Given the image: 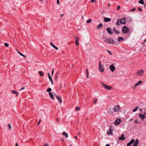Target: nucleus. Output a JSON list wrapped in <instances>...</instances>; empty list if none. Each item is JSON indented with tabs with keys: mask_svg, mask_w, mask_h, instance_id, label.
<instances>
[{
	"mask_svg": "<svg viewBox=\"0 0 146 146\" xmlns=\"http://www.w3.org/2000/svg\"><path fill=\"white\" fill-rule=\"evenodd\" d=\"M48 78H49V80H50V81H51V80H52V77H51V76H50L49 77H48Z\"/></svg>",
	"mask_w": 146,
	"mask_h": 146,
	"instance_id": "obj_44",
	"label": "nucleus"
},
{
	"mask_svg": "<svg viewBox=\"0 0 146 146\" xmlns=\"http://www.w3.org/2000/svg\"><path fill=\"white\" fill-rule=\"evenodd\" d=\"M139 110L140 111H142L143 110L142 108H140Z\"/></svg>",
	"mask_w": 146,
	"mask_h": 146,
	"instance_id": "obj_62",
	"label": "nucleus"
},
{
	"mask_svg": "<svg viewBox=\"0 0 146 146\" xmlns=\"http://www.w3.org/2000/svg\"><path fill=\"white\" fill-rule=\"evenodd\" d=\"M56 120L57 121H59V119L57 118H56Z\"/></svg>",
	"mask_w": 146,
	"mask_h": 146,
	"instance_id": "obj_63",
	"label": "nucleus"
},
{
	"mask_svg": "<svg viewBox=\"0 0 146 146\" xmlns=\"http://www.w3.org/2000/svg\"><path fill=\"white\" fill-rule=\"evenodd\" d=\"M17 51H18V53H19V54H20L21 55V56H23V57H26L25 55L22 54L21 52H19L18 50H17Z\"/></svg>",
	"mask_w": 146,
	"mask_h": 146,
	"instance_id": "obj_28",
	"label": "nucleus"
},
{
	"mask_svg": "<svg viewBox=\"0 0 146 146\" xmlns=\"http://www.w3.org/2000/svg\"><path fill=\"white\" fill-rule=\"evenodd\" d=\"M51 90H52V89L50 88H48L46 90V91H47V92H50V91H51Z\"/></svg>",
	"mask_w": 146,
	"mask_h": 146,
	"instance_id": "obj_32",
	"label": "nucleus"
},
{
	"mask_svg": "<svg viewBox=\"0 0 146 146\" xmlns=\"http://www.w3.org/2000/svg\"><path fill=\"white\" fill-rule=\"evenodd\" d=\"M133 120V118H132L131 119H130L129 120V122H131V121L132 120Z\"/></svg>",
	"mask_w": 146,
	"mask_h": 146,
	"instance_id": "obj_56",
	"label": "nucleus"
},
{
	"mask_svg": "<svg viewBox=\"0 0 146 146\" xmlns=\"http://www.w3.org/2000/svg\"><path fill=\"white\" fill-rule=\"evenodd\" d=\"M134 122L136 123H138V121H137V119H136L135 120Z\"/></svg>",
	"mask_w": 146,
	"mask_h": 146,
	"instance_id": "obj_46",
	"label": "nucleus"
},
{
	"mask_svg": "<svg viewBox=\"0 0 146 146\" xmlns=\"http://www.w3.org/2000/svg\"><path fill=\"white\" fill-rule=\"evenodd\" d=\"M54 94L55 96V97H56V98L58 100L59 102L60 103H61L62 102V98H61L60 96L56 95L54 93Z\"/></svg>",
	"mask_w": 146,
	"mask_h": 146,
	"instance_id": "obj_7",
	"label": "nucleus"
},
{
	"mask_svg": "<svg viewBox=\"0 0 146 146\" xmlns=\"http://www.w3.org/2000/svg\"><path fill=\"white\" fill-rule=\"evenodd\" d=\"M121 119H117L114 122L115 124L117 125H119L121 122Z\"/></svg>",
	"mask_w": 146,
	"mask_h": 146,
	"instance_id": "obj_11",
	"label": "nucleus"
},
{
	"mask_svg": "<svg viewBox=\"0 0 146 146\" xmlns=\"http://www.w3.org/2000/svg\"><path fill=\"white\" fill-rule=\"evenodd\" d=\"M106 146H110V145L109 144H107L106 145Z\"/></svg>",
	"mask_w": 146,
	"mask_h": 146,
	"instance_id": "obj_58",
	"label": "nucleus"
},
{
	"mask_svg": "<svg viewBox=\"0 0 146 146\" xmlns=\"http://www.w3.org/2000/svg\"><path fill=\"white\" fill-rule=\"evenodd\" d=\"M4 45L6 47H8L9 46L8 44L7 43H5Z\"/></svg>",
	"mask_w": 146,
	"mask_h": 146,
	"instance_id": "obj_38",
	"label": "nucleus"
},
{
	"mask_svg": "<svg viewBox=\"0 0 146 146\" xmlns=\"http://www.w3.org/2000/svg\"><path fill=\"white\" fill-rule=\"evenodd\" d=\"M116 25L117 26H119L120 25V24L119 23L118 20H117V21L116 22Z\"/></svg>",
	"mask_w": 146,
	"mask_h": 146,
	"instance_id": "obj_36",
	"label": "nucleus"
},
{
	"mask_svg": "<svg viewBox=\"0 0 146 146\" xmlns=\"http://www.w3.org/2000/svg\"><path fill=\"white\" fill-rule=\"evenodd\" d=\"M74 138H75L76 139V140H77V137L76 136L74 137Z\"/></svg>",
	"mask_w": 146,
	"mask_h": 146,
	"instance_id": "obj_55",
	"label": "nucleus"
},
{
	"mask_svg": "<svg viewBox=\"0 0 146 146\" xmlns=\"http://www.w3.org/2000/svg\"><path fill=\"white\" fill-rule=\"evenodd\" d=\"M138 108V106H137V107H136L135 109H133L132 110L134 112L136 111L137 110Z\"/></svg>",
	"mask_w": 146,
	"mask_h": 146,
	"instance_id": "obj_30",
	"label": "nucleus"
},
{
	"mask_svg": "<svg viewBox=\"0 0 146 146\" xmlns=\"http://www.w3.org/2000/svg\"><path fill=\"white\" fill-rule=\"evenodd\" d=\"M8 126L9 127V129H11V125L10 124H8Z\"/></svg>",
	"mask_w": 146,
	"mask_h": 146,
	"instance_id": "obj_40",
	"label": "nucleus"
},
{
	"mask_svg": "<svg viewBox=\"0 0 146 146\" xmlns=\"http://www.w3.org/2000/svg\"><path fill=\"white\" fill-rule=\"evenodd\" d=\"M74 37L76 40L75 44H76V45L77 46H78L79 44V42H78L79 38L78 37H76V36H74Z\"/></svg>",
	"mask_w": 146,
	"mask_h": 146,
	"instance_id": "obj_16",
	"label": "nucleus"
},
{
	"mask_svg": "<svg viewBox=\"0 0 146 146\" xmlns=\"http://www.w3.org/2000/svg\"><path fill=\"white\" fill-rule=\"evenodd\" d=\"M104 21L106 22H108L110 21L111 20L110 18H107L106 17H104Z\"/></svg>",
	"mask_w": 146,
	"mask_h": 146,
	"instance_id": "obj_18",
	"label": "nucleus"
},
{
	"mask_svg": "<svg viewBox=\"0 0 146 146\" xmlns=\"http://www.w3.org/2000/svg\"><path fill=\"white\" fill-rule=\"evenodd\" d=\"M91 22V19H89L87 21V23H89Z\"/></svg>",
	"mask_w": 146,
	"mask_h": 146,
	"instance_id": "obj_35",
	"label": "nucleus"
},
{
	"mask_svg": "<svg viewBox=\"0 0 146 146\" xmlns=\"http://www.w3.org/2000/svg\"><path fill=\"white\" fill-rule=\"evenodd\" d=\"M108 112L110 114H112L113 113V111L112 109L111 108H109L108 110Z\"/></svg>",
	"mask_w": 146,
	"mask_h": 146,
	"instance_id": "obj_23",
	"label": "nucleus"
},
{
	"mask_svg": "<svg viewBox=\"0 0 146 146\" xmlns=\"http://www.w3.org/2000/svg\"><path fill=\"white\" fill-rule=\"evenodd\" d=\"M135 141V139H132L128 143L127 145V146H130Z\"/></svg>",
	"mask_w": 146,
	"mask_h": 146,
	"instance_id": "obj_15",
	"label": "nucleus"
},
{
	"mask_svg": "<svg viewBox=\"0 0 146 146\" xmlns=\"http://www.w3.org/2000/svg\"><path fill=\"white\" fill-rule=\"evenodd\" d=\"M62 135L65 136L66 138H67L68 136V134L65 132H63L62 133Z\"/></svg>",
	"mask_w": 146,
	"mask_h": 146,
	"instance_id": "obj_24",
	"label": "nucleus"
},
{
	"mask_svg": "<svg viewBox=\"0 0 146 146\" xmlns=\"http://www.w3.org/2000/svg\"><path fill=\"white\" fill-rule=\"evenodd\" d=\"M124 40V38L122 37H119L118 38V41L120 42L122 41H123Z\"/></svg>",
	"mask_w": 146,
	"mask_h": 146,
	"instance_id": "obj_20",
	"label": "nucleus"
},
{
	"mask_svg": "<svg viewBox=\"0 0 146 146\" xmlns=\"http://www.w3.org/2000/svg\"><path fill=\"white\" fill-rule=\"evenodd\" d=\"M106 30L110 34H112L113 33L112 30L110 27L107 28L106 29Z\"/></svg>",
	"mask_w": 146,
	"mask_h": 146,
	"instance_id": "obj_12",
	"label": "nucleus"
},
{
	"mask_svg": "<svg viewBox=\"0 0 146 146\" xmlns=\"http://www.w3.org/2000/svg\"><path fill=\"white\" fill-rule=\"evenodd\" d=\"M113 30L116 34H119L120 33L119 31L118 30L116 29L115 27L113 28Z\"/></svg>",
	"mask_w": 146,
	"mask_h": 146,
	"instance_id": "obj_17",
	"label": "nucleus"
},
{
	"mask_svg": "<svg viewBox=\"0 0 146 146\" xmlns=\"http://www.w3.org/2000/svg\"><path fill=\"white\" fill-rule=\"evenodd\" d=\"M118 139L119 140H121L122 141L124 140L125 139V137L124 134H122L121 135V136L119 137Z\"/></svg>",
	"mask_w": 146,
	"mask_h": 146,
	"instance_id": "obj_14",
	"label": "nucleus"
},
{
	"mask_svg": "<svg viewBox=\"0 0 146 146\" xmlns=\"http://www.w3.org/2000/svg\"><path fill=\"white\" fill-rule=\"evenodd\" d=\"M119 22L120 23L122 24H125L126 23V21L125 18H122L119 20Z\"/></svg>",
	"mask_w": 146,
	"mask_h": 146,
	"instance_id": "obj_10",
	"label": "nucleus"
},
{
	"mask_svg": "<svg viewBox=\"0 0 146 146\" xmlns=\"http://www.w3.org/2000/svg\"><path fill=\"white\" fill-rule=\"evenodd\" d=\"M15 146H18V144L17 143H16Z\"/></svg>",
	"mask_w": 146,
	"mask_h": 146,
	"instance_id": "obj_60",
	"label": "nucleus"
},
{
	"mask_svg": "<svg viewBox=\"0 0 146 146\" xmlns=\"http://www.w3.org/2000/svg\"><path fill=\"white\" fill-rule=\"evenodd\" d=\"M139 117L142 121H143L145 117L144 115L141 113H140L139 114Z\"/></svg>",
	"mask_w": 146,
	"mask_h": 146,
	"instance_id": "obj_13",
	"label": "nucleus"
},
{
	"mask_svg": "<svg viewBox=\"0 0 146 146\" xmlns=\"http://www.w3.org/2000/svg\"><path fill=\"white\" fill-rule=\"evenodd\" d=\"M38 73L41 76H43L44 75L40 71H39Z\"/></svg>",
	"mask_w": 146,
	"mask_h": 146,
	"instance_id": "obj_34",
	"label": "nucleus"
},
{
	"mask_svg": "<svg viewBox=\"0 0 146 146\" xmlns=\"http://www.w3.org/2000/svg\"><path fill=\"white\" fill-rule=\"evenodd\" d=\"M144 74V71L143 70H141L138 71L136 73V75L138 76H141Z\"/></svg>",
	"mask_w": 146,
	"mask_h": 146,
	"instance_id": "obj_3",
	"label": "nucleus"
},
{
	"mask_svg": "<svg viewBox=\"0 0 146 146\" xmlns=\"http://www.w3.org/2000/svg\"><path fill=\"white\" fill-rule=\"evenodd\" d=\"M96 1L95 0H92V3H94Z\"/></svg>",
	"mask_w": 146,
	"mask_h": 146,
	"instance_id": "obj_52",
	"label": "nucleus"
},
{
	"mask_svg": "<svg viewBox=\"0 0 146 146\" xmlns=\"http://www.w3.org/2000/svg\"><path fill=\"white\" fill-rule=\"evenodd\" d=\"M102 85L104 88L107 90H110L112 89V87L110 86H108L106 85L104 83H102Z\"/></svg>",
	"mask_w": 146,
	"mask_h": 146,
	"instance_id": "obj_4",
	"label": "nucleus"
},
{
	"mask_svg": "<svg viewBox=\"0 0 146 146\" xmlns=\"http://www.w3.org/2000/svg\"><path fill=\"white\" fill-rule=\"evenodd\" d=\"M139 3L143 5L144 4V1L143 0H140L139 1Z\"/></svg>",
	"mask_w": 146,
	"mask_h": 146,
	"instance_id": "obj_29",
	"label": "nucleus"
},
{
	"mask_svg": "<svg viewBox=\"0 0 146 146\" xmlns=\"http://www.w3.org/2000/svg\"><path fill=\"white\" fill-rule=\"evenodd\" d=\"M113 130L110 127V128L107 131V133L108 135H112Z\"/></svg>",
	"mask_w": 146,
	"mask_h": 146,
	"instance_id": "obj_8",
	"label": "nucleus"
},
{
	"mask_svg": "<svg viewBox=\"0 0 146 146\" xmlns=\"http://www.w3.org/2000/svg\"><path fill=\"white\" fill-rule=\"evenodd\" d=\"M120 8V6L119 5H118L117 7V10H119Z\"/></svg>",
	"mask_w": 146,
	"mask_h": 146,
	"instance_id": "obj_50",
	"label": "nucleus"
},
{
	"mask_svg": "<svg viewBox=\"0 0 146 146\" xmlns=\"http://www.w3.org/2000/svg\"><path fill=\"white\" fill-rule=\"evenodd\" d=\"M40 121H41V120H40H40H39V121H38V123L37 125H38L39 124V123H40Z\"/></svg>",
	"mask_w": 146,
	"mask_h": 146,
	"instance_id": "obj_53",
	"label": "nucleus"
},
{
	"mask_svg": "<svg viewBox=\"0 0 146 146\" xmlns=\"http://www.w3.org/2000/svg\"><path fill=\"white\" fill-rule=\"evenodd\" d=\"M122 31L123 33L127 34L129 31V29L126 26H124L122 27Z\"/></svg>",
	"mask_w": 146,
	"mask_h": 146,
	"instance_id": "obj_2",
	"label": "nucleus"
},
{
	"mask_svg": "<svg viewBox=\"0 0 146 146\" xmlns=\"http://www.w3.org/2000/svg\"><path fill=\"white\" fill-rule=\"evenodd\" d=\"M103 27V24L102 23H100L97 26V28L98 29H100L102 28Z\"/></svg>",
	"mask_w": 146,
	"mask_h": 146,
	"instance_id": "obj_25",
	"label": "nucleus"
},
{
	"mask_svg": "<svg viewBox=\"0 0 146 146\" xmlns=\"http://www.w3.org/2000/svg\"><path fill=\"white\" fill-rule=\"evenodd\" d=\"M136 10V9L135 8H133V9H132L131 10V11H135V10Z\"/></svg>",
	"mask_w": 146,
	"mask_h": 146,
	"instance_id": "obj_48",
	"label": "nucleus"
},
{
	"mask_svg": "<svg viewBox=\"0 0 146 146\" xmlns=\"http://www.w3.org/2000/svg\"><path fill=\"white\" fill-rule=\"evenodd\" d=\"M139 143V141L138 139H137L136 140V141L133 144V146H137L138 143Z\"/></svg>",
	"mask_w": 146,
	"mask_h": 146,
	"instance_id": "obj_19",
	"label": "nucleus"
},
{
	"mask_svg": "<svg viewBox=\"0 0 146 146\" xmlns=\"http://www.w3.org/2000/svg\"><path fill=\"white\" fill-rule=\"evenodd\" d=\"M107 52L108 53L110 54L111 55H112V53H111V52L109 50H107Z\"/></svg>",
	"mask_w": 146,
	"mask_h": 146,
	"instance_id": "obj_39",
	"label": "nucleus"
},
{
	"mask_svg": "<svg viewBox=\"0 0 146 146\" xmlns=\"http://www.w3.org/2000/svg\"><path fill=\"white\" fill-rule=\"evenodd\" d=\"M51 83H52V84H53V80H51L50 81Z\"/></svg>",
	"mask_w": 146,
	"mask_h": 146,
	"instance_id": "obj_57",
	"label": "nucleus"
},
{
	"mask_svg": "<svg viewBox=\"0 0 146 146\" xmlns=\"http://www.w3.org/2000/svg\"><path fill=\"white\" fill-rule=\"evenodd\" d=\"M49 95L50 96V97L52 99H54V95L52 94V92H50L49 93Z\"/></svg>",
	"mask_w": 146,
	"mask_h": 146,
	"instance_id": "obj_22",
	"label": "nucleus"
},
{
	"mask_svg": "<svg viewBox=\"0 0 146 146\" xmlns=\"http://www.w3.org/2000/svg\"><path fill=\"white\" fill-rule=\"evenodd\" d=\"M50 45L56 50H57L58 49V48L54 45L52 42H50Z\"/></svg>",
	"mask_w": 146,
	"mask_h": 146,
	"instance_id": "obj_21",
	"label": "nucleus"
},
{
	"mask_svg": "<svg viewBox=\"0 0 146 146\" xmlns=\"http://www.w3.org/2000/svg\"><path fill=\"white\" fill-rule=\"evenodd\" d=\"M110 68L112 72H113L115 69V67L114 66L113 64L111 65L110 66Z\"/></svg>",
	"mask_w": 146,
	"mask_h": 146,
	"instance_id": "obj_9",
	"label": "nucleus"
},
{
	"mask_svg": "<svg viewBox=\"0 0 146 146\" xmlns=\"http://www.w3.org/2000/svg\"><path fill=\"white\" fill-rule=\"evenodd\" d=\"M86 75L87 76V78H88V69H86Z\"/></svg>",
	"mask_w": 146,
	"mask_h": 146,
	"instance_id": "obj_33",
	"label": "nucleus"
},
{
	"mask_svg": "<svg viewBox=\"0 0 146 146\" xmlns=\"http://www.w3.org/2000/svg\"><path fill=\"white\" fill-rule=\"evenodd\" d=\"M25 89V86H24L23 87L21 88L20 89V90H23Z\"/></svg>",
	"mask_w": 146,
	"mask_h": 146,
	"instance_id": "obj_49",
	"label": "nucleus"
},
{
	"mask_svg": "<svg viewBox=\"0 0 146 146\" xmlns=\"http://www.w3.org/2000/svg\"><path fill=\"white\" fill-rule=\"evenodd\" d=\"M142 82L141 81H139L136 84V86H138L140 85L142 83Z\"/></svg>",
	"mask_w": 146,
	"mask_h": 146,
	"instance_id": "obj_26",
	"label": "nucleus"
},
{
	"mask_svg": "<svg viewBox=\"0 0 146 146\" xmlns=\"http://www.w3.org/2000/svg\"><path fill=\"white\" fill-rule=\"evenodd\" d=\"M64 15V14H62L60 15V17H62Z\"/></svg>",
	"mask_w": 146,
	"mask_h": 146,
	"instance_id": "obj_59",
	"label": "nucleus"
},
{
	"mask_svg": "<svg viewBox=\"0 0 146 146\" xmlns=\"http://www.w3.org/2000/svg\"><path fill=\"white\" fill-rule=\"evenodd\" d=\"M59 3H60V2H59V0H57V4L58 5L59 4Z\"/></svg>",
	"mask_w": 146,
	"mask_h": 146,
	"instance_id": "obj_51",
	"label": "nucleus"
},
{
	"mask_svg": "<svg viewBox=\"0 0 146 146\" xmlns=\"http://www.w3.org/2000/svg\"><path fill=\"white\" fill-rule=\"evenodd\" d=\"M57 77H58V75H57V73H56V74L55 76V79L56 80H57Z\"/></svg>",
	"mask_w": 146,
	"mask_h": 146,
	"instance_id": "obj_41",
	"label": "nucleus"
},
{
	"mask_svg": "<svg viewBox=\"0 0 146 146\" xmlns=\"http://www.w3.org/2000/svg\"><path fill=\"white\" fill-rule=\"evenodd\" d=\"M98 99L97 98H95L93 102V104H96L98 101Z\"/></svg>",
	"mask_w": 146,
	"mask_h": 146,
	"instance_id": "obj_27",
	"label": "nucleus"
},
{
	"mask_svg": "<svg viewBox=\"0 0 146 146\" xmlns=\"http://www.w3.org/2000/svg\"><path fill=\"white\" fill-rule=\"evenodd\" d=\"M146 41V39H145L144 40V42H143V43H145Z\"/></svg>",
	"mask_w": 146,
	"mask_h": 146,
	"instance_id": "obj_61",
	"label": "nucleus"
},
{
	"mask_svg": "<svg viewBox=\"0 0 146 146\" xmlns=\"http://www.w3.org/2000/svg\"><path fill=\"white\" fill-rule=\"evenodd\" d=\"M120 106L119 105H115L113 109V111L115 112L119 111Z\"/></svg>",
	"mask_w": 146,
	"mask_h": 146,
	"instance_id": "obj_6",
	"label": "nucleus"
},
{
	"mask_svg": "<svg viewBox=\"0 0 146 146\" xmlns=\"http://www.w3.org/2000/svg\"><path fill=\"white\" fill-rule=\"evenodd\" d=\"M138 10H139V11H143L142 9H141V8L140 7H139L138 8Z\"/></svg>",
	"mask_w": 146,
	"mask_h": 146,
	"instance_id": "obj_42",
	"label": "nucleus"
},
{
	"mask_svg": "<svg viewBox=\"0 0 146 146\" xmlns=\"http://www.w3.org/2000/svg\"><path fill=\"white\" fill-rule=\"evenodd\" d=\"M104 41L108 44H114L115 42V41L112 38H106Z\"/></svg>",
	"mask_w": 146,
	"mask_h": 146,
	"instance_id": "obj_1",
	"label": "nucleus"
},
{
	"mask_svg": "<svg viewBox=\"0 0 146 146\" xmlns=\"http://www.w3.org/2000/svg\"><path fill=\"white\" fill-rule=\"evenodd\" d=\"M48 145L47 143H45L43 146H48Z\"/></svg>",
	"mask_w": 146,
	"mask_h": 146,
	"instance_id": "obj_45",
	"label": "nucleus"
},
{
	"mask_svg": "<svg viewBox=\"0 0 146 146\" xmlns=\"http://www.w3.org/2000/svg\"><path fill=\"white\" fill-rule=\"evenodd\" d=\"M78 135H80V133H79V132H78Z\"/></svg>",
	"mask_w": 146,
	"mask_h": 146,
	"instance_id": "obj_64",
	"label": "nucleus"
},
{
	"mask_svg": "<svg viewBox=\"0 0 146 146\" xmlns=\"http://www.w3.org/2000/svg\"><path fill=\"white\" fill-rule=\"evenodd\" d=\"M137 86H136V84L134 86L133 88V89H134Z\"/></svg>",
	"mask_w": 146,
	"mask_h": 146,
	"instance_id": "obj_47",
	"label": "nucleus"
},
{
	"mask_svg": "<svg viewBox=\"0 0 146 146\" xmlns=\"http://www.w3.org/2000/svg\"><path fill=\"white\" fill-rule=\"evenodd\" d=\"M99 68L100 71L101 72H103L104 71V68L103 66L102 65L101 62L100 61H99Z\"/></svg>",
	"mask_w": 146,
	"mask_h": 146,
	"instance_id": "obj_5",
	"label": "nucleus"
},
{
	"mask_svg": "<svg viewBox=\"0 0 146 146\" xmlns=\"http://www.w3.org/2000/svg\"><path fill=\"white\" fill-rule=\"evenodd\" d=\"M54 71V68H53L52 69V74H51L52 76L53 74Z\"/></svg>",
	"mask_w": 146,
	"mask_h": 146,
	"instance_id": "obj_43",
	"label": "nucleus"
},
{
	"mask_svg": "<svg viewBox=\"0 0 146 146\" xmlns=\"http://www.w3.org/2000/svg\"><path fill=\"white\" fill-rule=\"evenodd\" d=\"M76 111H79L80 109V108L79 107H76Z\"/></svg>",
	"mask_w": 146,
	"mask_h": 146,
	"instance_id": "obj_37",
	"label": "nucleus"
},
{
	"mask_svg": "<svg viewBox=\"0 0 146 146\" xmlns=\"http://www.w3.org/2000/svg\"><path fill=\"white\" fill-rule=\"evenodd\" d=\"M48 77H49L50 76H51L50 75L49 73V72H48Z\"/></svg>",
	"mask_w": 146,
	"mask_h": 146,
	"instance_id": "obj_54",
	"label": "nucleus"
},
{
	"mask_svg": "<svg viewBox=\"0 0 146 146\" xmlns=\"http://www.w3.org/2000/svg\"><path fill=\"white\" fill-rule=\"evenodd\" d=\"M12 93L14 94H16L17 96L18 95V93L16 91L13 90L12 92Z\"/></svg>",
	"mask_w": 146,
	"mask_h": 146,
	"instance_id": "obj_31",
	"label": "nucleus"
}]
</instances>
